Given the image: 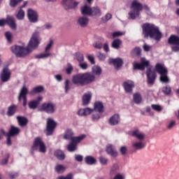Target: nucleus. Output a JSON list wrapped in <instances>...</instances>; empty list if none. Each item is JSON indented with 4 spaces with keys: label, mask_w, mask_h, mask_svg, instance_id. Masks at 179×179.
Returning <instances> with one entry per match:
<instances>
[{
    "label": "nucleus",
    "mask_w": 179,
    "mask_h": 179,
    "mask_svg": "<svg viewBox=\"0 0 179 179\" xmlns=\"http://www.w3.org/2000/svg\"><path fill=\"white\" fill-rule=\"evenodd\" d=\"M5 37L8 41V43H12V34L10 33V31H6L5 33Z\"/></svg>",
    "instance_id": "obj_50"
},
{
    "label": "nucleus",
    "mask_w": 179,
    "mask_h": 179,
    "mask_svg": "<svg viewBox=\"0 0 179 179\" xmlns=\"http://www.w3.org/2000/svg\"><path fill=\"white\" fill-rule=\"evenodd\" d=\"M171 50L174 52H179V44L172 46Z\"/></svg>",
    "instance_id": "obj_62"
},
{
    "label": "nucleus",
    "mask_w": 179,
    "mask_h": 179,
    "mask_svg": "<svg viewBox=\"0 0 179 179\" xmlns=\"http://www.w3.org/2000/svg\"><path fill=\"white\" fill-rule=\"evenodd\" d=\"M23 0H10V6H11V8H15V6H17Z\"/></svg>",
    "instance_id": "obj_47"
},
{
    "label": "nucleus",
    "mask_w": 179,
    "mask_h": 179,
    "mask_svg": "<svg viewBox=\"0 0 179 179\" xmlns=\"http://www.w3.org/2000/svg\"><path fill=\"white\" fill-rule=\"evenodd\" d=\"M110 64H113L115 69H120L122 66L124 62L121 58L111 59L110 60Z\"/></svg>",
    "instance_id": "obj_22"
},
{
    "label": "nucleus",
    "mask_w": 179,
    "mask_h": 179,
    "mask_svg": "<svg viewBox=\"0 0 179 179\" xmlns=\"http://www.w3.org/2000/svg\"><path fill=\"white\" fill-rule=\"evenodd\" d=\"M32 149L34 150H38L41 153H45L47 152V147H45V144L40 137L35 138Z\"/></svg>",
    "instance_id": "obj_9"
},
{
    "label": "nucleus",
    "mask_w": 179,
    "mask_h": 179,
    "mask_svg": "<svg viewBox=\"0 0 179 179\" xmlns=\"http://www.w3.org/2000/svg\"><path fill=\"white\" fill-rule=\"evenodd\" d=\"M9 177L11 179L17 178V177H19V173L17 172H13L9 174Z\"/></svg>",
    "instance_id": "obj_61"
},
{
    "label": "nucleus",
    "mask_w": 179,
    "mask_h": 179,
    "mask_svg": "<svg viewBox=\"0 0 179 179\" xmlns=\"http://www.w3.org/2000/svg\"><path fill=\"white\" fill-rule=\"evenodd\" d=\"M129 135L138 139L137 141H145L146 135L139 129H134L129 132Z\"/></svg>",
    "instance_id": "obj_16"
},
{
    "label": "nucleus",
    "mask_w": 179,
    "mask_h": 179,
    "mask_svg": "<svg viewBox=\"0 0 179 179\" xmlns=\"http://www.w3.org/2000/svg\"><path fill=\"white\" fill-rule=\"evenodd\" d=\"M97 111V113H104V105L101 101H96L94 104V109L90 108H81L78 111V115L80 117H86V115H90L93 110Z\"/></svg>",
    "instance_id": "obj_5"
},
{
    "label": "nucleus",
    "mask_w": 179,
    "mask_h": 179,
    "mask_svg": "<svg viewBox=\"0 0 179 179\" xmlns=\"http://www.w3.org/2000/svg\"><path fill=\"white\" fill-rule=\"evenodd\" d=\"M85 138H86V135L85 134L73 137V131L71 129H66L64 135V139L66 141H71V142H76V143L82 142Z\"/></svg>",
    "instance_id": "obj_8"
},
{
    "label": "nucleus",
    "mask_w": 179,
    "mask_h": 179,
    "mask_svg": "<svg viewBox=\"0 0 179 179\" xmlns=\"http://www.w3.org/2000/svg\"><path fill=\"white\" fill-rule=\"evenodd\" d=\"M41 110L47 113V114H54L55 110H57V106L55 103L51 102L44 103L41 106Z\"/></svg>",
    "instance_id": "obj_12"
},
{
    "label": "nucleus",
    "mask_w": 179,
    "mask_h": 179,
    "mask_svg": "<svg viewBox=\"0 0 179 179\" xmlns=\"http://www.w3.org/2000/svg\"><path fill=\"white\" fill-rule=\"evenodd\" d=\"M141 50L140 48H135L134 49H133V50L131 51V55H141Z\"/></svg>",
    "instance_id": "obj_52"
},
{
    "label": "nucleus",
    "mask_w": 179,
    "mask_h": 179,
    "mask_svg": "<svg viewBox=\"0 0 179 179\" xmlns=\"http://www.w3.org/2000/svg\"><path fill=\"white\" fill-rule=\"evenodd\" d=\"M162 92L164 93V94L169 95L170 93H171V87L169 85L164 87L162 88Z\"/></svg>",
    "instance_id": "obj_48"
},
{
    "label": "nucleus",
    "mask_w": 179,
    "mask_h": 179,
    "mask_svg": "<svg viewBox=\"0 0 179 179\" xmlns=\"http://www.w3.org/2000/svg\"><path fill=\"white\" fill-rule=\"evenodd\" d=\"M128 150V148H127L126 146H122L120 149V152L121 155H127V151Z\"/></svg>",
    "instance_id": "obj_56"
},
{
    "label": "nucleus",
    "mask_w": 179,
    "mask_h": 179,
    "mask_svg": "<svg viewBox=\"0 0 179 179\" xmlns=\"http://www.w3.org/2000/svg\"><path fill=\"white\" fill-rule=\"evenodd\" d=\"M101 67L99 66H94L92 67V73L93 75H96V76H100L101 75Z\"/></svg>",
    "instance_id": "obj_36"
},
{
    "label": "nucleus",
    "mask_w": 179,
    "mask_h": 179,
    "mask_svg": "<svg viewBox=\"0 0 179 179\" xmlns=\"http://www.w3.org/2000/svg\"><path fill=\"white\" fill-rule=\"evenodd\" d=\"M121 44H122V42L121 41V40H120V39H115L112 42L111 46L115 50H119Z\"/></svg>",
    "instance_id": "obj_37"
},
{
    "label": "nucleus",
    "mask_w": 179,
    "mask_h": 179,
    "mask_svg": "<svg viewBox=\"0 0 179 179\" xmlns=\"http://www.w3.org/2000/svg\"><path fill=\"white\" fill-rule=\"evenodd\" d=\"M100 118H101V117L99 113H94L92 115V121H99Z\"/></svg>",
    "instance_id": "obj_55"
},
{
    "label": "nucleus",
    "mask_w": 179,
    "mask_h": 179,
    "mask_svg": "<svg viewBox=\"0 0 179 179\" xmlns=\"http://www.w3.org/2000/svg\"><path fill=\"white\" fill-rule=\"evenodd\" d=\"M155 71L159 73V75H160L159 81L161 83H170V78L167 76L169 71L164 64L157 63L155 65Z\"/></svg>",
    "instance_id": "obj_7"
},
{
    "label": "nucleus",
    "mask_w": 179,
    "mask_h": 179,
    "mask_svg": "<svg viewBox=\"0 0 179 179\" xmlns=\"http://www.w3.org/2000/svg\"><path fill=\"white\" fill-rule=\"evenodd\" d=\"M78 66H80V68L81 69H83L85 71V70L87 69L88 65H87V62H82L79 63Z\"/></svg>",
    "instance_id": "obj_53"
},
{
    "label": "nucleus",
    "mask_w": 179,
    "mask_h": 179,
    "mask_svg": "<svg viewBox=\"0 0 179 179\" xmlns=\"http://www.w3.org/2000/svg\"><path fill=\"white\" fill-rule=\"evenodd\" d=\"M27 17L31 23H37L38 22V13L31 8L27 10Z\"/></svg>",
    "instance_id": "obj_15"
},
{
    "label": "nucleus",
    "mask_w": 179,
    "mask_h": 179,
    "mask_svg": "<svg viewBox=\"0 0 179 179\" xmlns=\"http://www.w3.org/2000/svg\"><path fill=\"white\" fill-rule=\"evenodd\" d=\"M80 12L82 15L90 16V13H92V8H90L87 4L81 6Z\"/></svg>",
    "instance_id": "obj_27"
},
{
    "label": "nucleus",
    "mask_w": 179,
    "mask_h": 179,
    "mask_svg": "<svg viewBox=\"0 0 179 179\" xmlns=\"http://www.w3.org/2000/svg\"><path fill=\"white\" fill-rule=\"evenodd\" d=\"M17 120L20 127H25V125H27V118L22 116H17Z\"/></svg>",
    "instance_id": "obj_34"
},
{
    "label": "nucleus",
    "mask_w": 179,
    "mask_h": 179,
    "mask_svg": "<svg viewBox=\"0 0 179 179\" xmlns=\"http://www.w3.org/2000/svg\"><path fill=\"white\" fill-rule=\"evenodd\" d=\"M78 143L76 142L71 141L68 145H67V150L69 152H75L78 149Z\"/></svg>",
    "instance_id": "obj_33"
},
{
    "label": "nucleus",
    "mask_w": 179,
    "mask_h": 179,
    "mask_svg": "<svg viewBox=\"0 0 179 179\" xmlns=\"http://www.w3.org/2000/svg\"><path fill=\"white\" fill-rule=\"evenodd\" d=\"M62 3L66 10H69V9H76L79 5V1L75 0H63Z\"/></svg>",
    "instance_id": "obj_14"
},
{
    "label": "nucleus",
    "mask_w": 179,
    "mask_h": 179,
    "mask_svg": "<svg viewBox=\"0 0 179 179\" xmlns=\"http://www.w3.org/2000/svg\"><path fill=\"white\" fill-rule=\"evenodd\" d=\"M65 170H66V167L64 166V165L58 164L55 166V171L57 172L58 174H62Z\"/></svg>",
    "instance_id": "obj_41"
},
{
    "label": "nucleus",
    "mask_w": 179,
    "mask_h": 179,
    "mask_svg": "<svg viewBox=\"0 0 179 179\" xmlns=\"http://www.w3.org/2000/svg\"><path fill=\"white\" fill-rule=\"evenodd\" d=\"M123 87L126 93H131L132 89L135 87V83L132 80H127L123 83Z\"/></svg>",
    "instance_id": "obj_21"
},
{
    "label": "nucleus",
    "mask_w": 179,
    "mask_h": 179,
    "mask_svg": "<svg viewBox=\"0 0 179 179\" xmlns=\"http://www.w3.org/2000/svg\"><path fill=\"white\" fill-rule=\"evenodd\" d=\"M134 101L136 104H141L142 103V96L139 93H136L133 96Z\"/></svg>",
    "instance_id": "obj_39"
},
{
    "label": "nucleus",
    "mask_w": 179,
    "mask_h": 179,
    "mask_svg": "<svg viewBox=\"0 0 179 179\" xmlns=\"http://www.w3.org/2000/svg\"><path fill=\"white\" fill-rule=\"evenodd\" d=\"M44 91V87L39 85L37 86L29 92V94H35L36 93H41V92Z\"/></svg>",
    "instance_id": "obj_38"
},
{
    "label": "nucleus",
    "mask_w": 179,
    "mask_h": 179,
    "mask_svg": "<svg viewBox=\"0 0 179 179\" xmlns=\"http://www.w3.org/2000/svg\"><path fill=\"white\" fill-rule=\"evenodd\" d=\"M115 179H125V175L124 173H117L114 176Z\"/></svg>",
    "instance_id": "obj_57"
},
{
    "label": "nucleus",
    "mask_w": 179,
    "mask_h": 179,
    "mask_svg": "<svg viewBox=\"0 0 179 179\" xmlns=\"http://www.w3.org/2000/svg\"><path fill=\"white\" fill-rule=\"evenodd\" d=\"M124 34H125V32L116 31L113 34V37H120V36H124Z\"/></svg>",
    "instance_id": "obj_58"
},
{
    "label": "nucleus",
    "mask_w": 179,
    "mask_h": 179,
    "mask_svg": "<svg viewBox=\"0 0 179 179\" xmlns=\"http://www.w3.org/2000/svg\"><path fill=\"white\" fill-rule=\"evenodd\" d=\"M120 121V115L118 114L113 115L109 119V123L110 124V125H117L118 124Z\"/></svg>",
    "instance_id": "obj_30"
},
{
    "label": "nucleus",
    "mask_w": 179,
    "mask_h": 179,
    "mask_svg": "<svg viewBox=\"0 0 179 179\" xmlns=\"http://www.w3.org/2000/svg\"><path fill=\"white\" fill-rule=\"evenodd\" d=\"M72 71H73V66H72L71 63H69L66 69V73H67V75H71V73H72Z\"/></svg>",
    "instance_id": "obj_51"
},
{
    "label": "nucleus",
    "mask_w": 179,
    "mask_h": 179,
    "mask_svg": "<svg viewBox=\"0 0 179 179\" xmlns=\"http://www.w3.org/2000/svg\"><path fill=\"white\" fill-rule=\"evenodd\" d=\"M74 157L76 162H83V156L80 155H75Z\"/></svg>",
    "instance_id": "obj_60"
},
{
    "label": "nucleus",
    "mask_w": 179,
    "mask_h": 179,
    "mask_svg": "<svg viewBox=\"0 0 179 179\" xmlns=\"http://www.w3.org/2000/svg\"><path fill=\"white\" fill-rule=\"evenodd\" d=\"M176 127V121L172 120L166 123L167 129H173Z\"/></svg>",
    "instance_id": "obj_49"
},
{
    "label": "nucleus",
    "mask_w": 179,
    "mask_h": 179,
    "mask_svg": "<svg viewBox=\"0 0 179 179\" xmlns=\"http://www.w3.org/2000/svg\"><path fill=\"white\" fill-rule=\"evenodd\" d=\"M85 162L86 164H88L89 166H93V164H96L97 160L96 159V158L92 156H87L85 158Z\"/></svg>",
    "instance_id": "obj_32"
},
{
    "label": "nucleus",
    "mask_w": 179,
    "mask_h": 179,
    "mask_svg": "<svg viewBox=\"0 0 179 179\" xmlns=\"http://www.w3.org/2000/svg\"><path fill=\"white\" fill-rule=\"evenodd\" d=\"M113 17V15H111V13H108L106 14V15L104 17H102V21L106 23L107 22H108V20H110V19H112Z\"/></svg>",
    "instance_id": "obj_46"
},
{
    "label": "nucleus",
    "mask_w": 179,
    "mask_h": 179,
    "mask_svg": "<svg viewBox=\"0 0 179 179\" xmlns=\"http://www.w3.org/2000/svg\"><path fill=\"white\" fill-rule=\"evenodd\" d=\"M99 162L102 166H107L108 164V159L101 156L99 157Z\"/></svg>",
    "instance_id": "obj_44"
},
{
    "label": "nucleus",
    "mask_w": 179,
    "mask_h": 179,
    "mask_svg": "<svg viewBox=\"0 0 179 179\" xmlns=\"http://www.w3.org/2000/svg\"><path fill=\"white\" fill-rule=\"evenodd\" d=\"M76 59L78 60L79 64H80V62H83V61H85V56H83V54L82 53H76Z\"/></svg>",
    "instance_id": "obj_43"
},
{
    "label": "nucleus",
    "mask_w": 179,
    "mask_h": 179,
    "mask_svg": "<svg viewBox=\"0 0 179 179\" xmlns=\"http://www.w3.org/2000/svg\"><path fill=\"white\" fill-rule=\"evenodd\" d=\"M96 76L92 73H78L73 76L72 82L77 86H85L94 82Z\"/></svg>",
    "instance_id": "obj_4"
},
{
    "label": "nucleus",
    "mask_w": 179,
    "mask_h": 179,
    "mask_svg": "<svg viewBox=\"0 0 179 179\" xmlns=\"http://www.w3.org/2000/svg\"><path fill=\"white\" fill-rule=\"evenodd\" d=\"M57 128V122L52 118H48L46 122V135L50 136L52 135L54 129Z\"/></svg>",
    "instance_id": "obj_10"
},
{
    "label": "nucleus",
    "mask_w": 179,
    "mask_h": 179,
    "mask_svg": "<svg viewBox=\"0 0 179 179\" xmlns=\"http://www.w3.org/2000/svg\"><path fill=\"white\" fill-rule=\"evenodd\" d=\"M58 179H72V173H69L66 176H59Z\"/></svg>",
    "instance_id": "obj_63"
},
{
    "label": "nucleus",
    "mask_w": 179,
    "mask_h": 179,
    "mask_svg": "<svg viewBox=\"0 0 179 179\" xmlns=\"http://www.w3.org/2000/svg\"><path fill=\"white\" fill-rule=\"evenodd\" d=\"M54 45V41L52 39H50L49 41V43L46 45V47L45 48V52L41 53L40 55H38L36 56V58L38 59H44V58H48V57H51V53H50V50H51V48Z\"/></svg>",
    "instance_id": "obj_13"
},
{
    "label": "nucleus",
    "mask_w": 179,
    "mask_h": 179,
    "mask_svg": "<svg viewBox=\"0 0 179 179\" xmlns=\"http://www.w3.org/2000/svg\"><path fill=\"white\" fill-rule=\"evenodd\" d=\"M70 90H71V82H69V80H66L64 82L65 93H68V92H69Z\"/></svg>",
    "instance_id": "obj_45"
},
{
    "label": "nucleus",
    "mask_w": 179,
    "mask_h": 179,
    "mask_svg": "<svg viewBox=\"0 0 179 179\" xmlns=\"http://www.w3.org/2000/svg\"><path fill=\"white\" fill-rule=\"evenodd\" d=\"M120 170V165L118 164H113V166L110 167V174L111 176L115 174L117 171Z\"/></svg>",
    "instance_id": "obj_40"
},
{
    "label": "nucleus",
    "mask_w": 179,
    "mask_h": 179,
    "mask_svg": "<svg viewBox=\"0 0 179 179\" xmlns=\"http://www.w3.org/2000/svg\"><path fill=\"white\" fill-rule=\"evenodd\" d=\"M10 71H9V69L4 68L3 69L2 71L0 73V79L3 83H5L6 82H9L10 80Z\"/></svg>",
    "instance_id": "obj_17"
},
{
    "label": "nucleus",
    "mask_w": 179,
    "mask_h": 179,
    "mask_svg": "<svg viewBox=\"0 0 179 179\" xmlns=\"http://www.w3.org/2000/svg\"><path fill=\"white\" fill-rule=\"evenodd\" d=\"M101 9L99 6H94L91 8L90 16H95V17H100L101 16Z\"/></svg>",
    "instance_id": "obj_25"
},
{
    "label": "nucleus",
    "mask_w": 179,
    "mask_h": 179,
    "mask_svg": "<svg viewBox=\"0 0 179 179\" xmlns=\"http://www.w3.org/2000/svg\"><path fill=\"white\" fill-rule=\"evenodd\" d=\"M6 20L7 24L9 26V27H10V29H13V30H16V21L13 17L8 16Z\"/></svg>",
    "instance_id": "obj_26"
},
{
    "label": "nucleus",
    "mask_w": 179,
    "mask_h": 179,
    "mask_svg": "<svg viewBox=\"0 0 179 179\" xmlns=\"http://www.w3.org/2000/svg\"><path fill=\"white\" fill-rule=\"evenodd\" d=\"M143 34L145 38L150 37L157 41L162 38V32L159 30V27L153 24L145 23L142 25Z\"/></svg>",
    "instance_id": "obj_3"
},
{
    "label": "nucleus",
    "mask_w": 179,
    "mask_h": 179,
    "mask_svg": "<svg viewBox=\"0 0 179 179\" xmlns=\"http://www.w3.org/2000/svg\"><path fill=\"white\" fill-rule=\"evenodd\" d=\"M20 132V129H19V127H15L14 126H11L8 135V136H15L16 135H19Z\"/></svg>",
    "instance_id": "obj_29"
},
{
    "label": "nucleus",
    "mask_w": 179,
    "mask_h": 179,
    "mask_svg": "<svg viewBox=\"0 0 179 179\" xmlns=\"http://www.w3.org/2000/svg\"><path fill=\"white\" fill-rule=\"evenodd\" d=\"M52 28V24L48 23L43 25V29L45 30H50V29Z\"/></svg>",
    "instance_id": "obj_64"
},
{
    "label": "nucleus",
    "mask_w": 179,
    "mask_h": 179,
    "mask_svg": "<svg viewBox=\"0 0 179 179\" xmlns=\"http://www.w3.org/2000/svg\"><path fill=\"white\" fill-rule=\"evenodd\" d=\"M169 44L176 45L179 44V37L176 35H171L168 39Z\"/></svg>",
    "instance_id": "obj_31"
},
{
    "label": "nucleus",
    "mask_w": 179,
    "mask_h": 179,
    "mask_svg": "<svg viewBox=\"0 0 179 179\" xmlns=\"http://www.w3.org/2000/svg\"><path fill=\"white\" fill-rule=\"evenodd\" d=\"M151 107L152 110H155V111H162V110H163V108H162V106L159 105L152 104Z\"/></svg>",
    "instance_id": "obj_54"
},
{
    "label": "nucleus",
    "mask_w": 179,
    "mask_h": 179,
    "mask_svg": "<svg viewBox=\"0 0 179 179\" xmlns=\"http://www.w3.org/2000/svg\"><path fill=\"white\" fill-rule=\"evenodd\" d=\"M17 110V106L16 105L13 104L10 106L8 108V111H7L8 117H13V115L16 114Z\"/></svg>",
    "instance_id": "obj_28"
},
{
    "label": "nucleus",
    "mask_w": 179,
    "mask_h": 179,
    "mask_svg": "<svg viewBox=\"0 0 179 179\" xmlns=\"http://www.w3.org/2000/svg\"><path fill=\"white\" fill-rule=\"evenodd\" d=\"M93 46L97 50H101L103 48V44L101 43H95L93 44Z\"/></svg>",
    "instance_id": "obj_59"
},
{
    "label": "nucleus",
    "mask_w": 179,
    "mask_h": 179,
    "mask_svg": "<svg viewBox=\"0 0 179 179\" xmlns=\"http://www.w3.org/2000/svg\"><path fill=\"white\" fill-rule=\"evenodd\" d=\"M27 94H29V89L26 86H23L18 94V101L23 100V106H27Z\"/></svg>",
    "instance_id": "obj_11"
},
{
    "label": "nucleus",
    "mask_w": 179,
    "mask_h": 179,
    "mask_svg": "<svg viewBox=\"0 0 179 179\" xmlns=\"http://www.w3.org/2000/svg\"><path fill=\"white\" fill-rule=\"evenodd\" d=\"M54 155L58 160H64L65 159V154L61 150H56Z\"/></svg>",
    "instance_id": "obj_35"
},
{
    "label": "nucleus",
    "mask_w": 179,
    "mask_h": 179,
    "mask_svg": "<svg viewBox=\"0 0 179 179\" xmlns=\"http://www.w3.org/2000/svg\"><path fill=\"white\" fill-rule=\"evenodd\" d=\"M106 153L114 158L118 156V151L115 150V148L112 144H108L106 145Z\"/></svg>",
    "instance_id": "obj_20"
},
{
    "label": "nucleus",
    "mask_w": 179,
    "mask_h": 179,
    "mask_svg": "<svg viewBox=\"0 0 179 179\" xmlns=\"http://www.w3.org/2000/svg\"><path fill=\"white\" fill-rule=\"evenodd\" d=\"M41 41V38H40V31H35L29 40L27 48L23 46L15 45L11 47V51L16 57L22 58V57H26L29 52H31L33 50H36Z\"/></svg>",
    "instance_id": "obj_1"
},
{
    "label": "nucleus",
    "mask_w": 179,
    "mask_h": 179,
    "mask_svg": "<svg viewBox=\"0 0 179 179\" xmlns=\"http://www.w3.org/2000/svg\"><path fill=\"white\" fill-rule=\"evenodd\" d=\"M89 17L83 15V16H80L78 17L77 19V25L79 26V27H87V25L89 24Z\"/></svg>",
    "instance_id": "obj_19"
},
{
    "label": "nucleus",
    "mask_w": 179,
    "mask_h": 179,
    "mask_svg": "<svg viewBox=\"0 0 179 179\" xmlns=\"http://www.w3.org/2000/svg\"><path fill=\"white\" fill-rule=\"evenodd\" d=\"M16 17L18 20H23L24 19V10L20 8L16 15Z\"/></svg>",
    "instance_id": "obj_42"
},
{
    "label": "nucleus",
    "mask_w": 179,
    "mask_h": 179,
    "mask_svg": "<svg viewBox=\"0 0 179 179\" xmlns=\"http://www.w3.org/2000/svg\"><path fill=\"white\" fill-rule=\"evenodd\" d=\"M131 147L134 150H142V149H145L146 144L143 140H136L132 141Z\"/></svg>",
    "instance_id": "obj_18"
},
{
    "label": "nucleus",
    "mask_w": 179,
    "mask_h": 179,
    "mask_svg": "<svg viewBox=\"0 0 179 179\" xmlns=\"http://www.w3.org/2000/svg\"><path fill=\"white\" fill-rule=\"evenodd\" d=\"M43 100V96H38L36 100H33L29 102L28 106L31 110H36V107H38L40 101Z\"/></svg>",
    "instance_id": "obj_23"
},
{
    "label": "nucleus",
    "mask_w": 179,
    "mask_h": 179,
    "mask_svg": "<svg viewBox=\"0 0 179 179\" xmlns=\"http://www.w3.org/2000/svg\"><path fill=\"white\" fill-rule=\"evenodd\" d=\"M149 64V61L146 60L145 57H142L141 63L134 64V69L144 71L145 67L148 68L146 71L148 83V85H154L155 80H156V73L152 70V66H150Z\"/></svg>",
    "instance_id": "obj_2"
},
{
    "label": "nucleus",
    "mask_w": 179,
    "mask_h": 179,
    "mask_svg": "<svg viewBox=\"0 0 179 179\" xmlns=\"http://www.w3.org/2000/svg\"><path fill=\"white\" fill-rule=\"evenodd\" d=\"M143 9V5L138 1L134 0L131 2L130 6V11L129 12L128 19L135 20L136 17H139L141 15V11Z\"/></svg>",
    "instance_id": "obj_6"
},
{
    "label": "nucleus",
    "mask_w": 179,
    "mask_h": 179,
    "mask_svg": "<svg viewBox=\"0 0 179 179\" xmlns=\"http://www.w3.org/2000/svg\"><path fill=\"white\" fill-rule=\"evenodd\" d=\"M92 92H87L83 95V106H89L92 100Z\"/></svg>",
    "instance_id": "obj_24"
}]
</instances>
